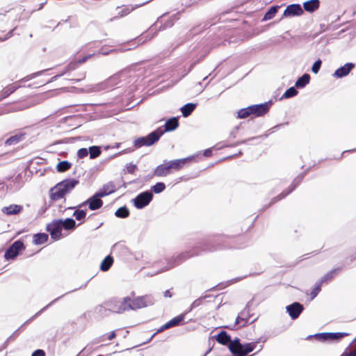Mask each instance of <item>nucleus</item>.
I'll use <instances>...</instances> for the list:
<instances>
[{"label":"nucleus","instance_id":"nucleus-61","mask_svg":"<svg viewBox=\"0 0 356 356\" xmlns=\"http://www.w3.org/2000/svg\"><path fill=\"white\" fill-rule=\"evenodd\" d=\"M170 328V326H169V324L167 322L166 323H165L164 325H163L158 330H157V333L159 332H161L167 329H169Z\"/></svg>","mask_w":356,"mask_h":356},{"label":"nucleus","instance_id":"nucleus-3","mask_svg":"<svg viewBox=\"0 0 356 356\" xmlns=\"http://www.w3.org/2000/svg\"><path fill=\"white\" fill-rule=\"evenodd\" d=\"M163 135V129L158 127L156 130L150 132L146 136H140L133 141L134 147L136 149L143 146L149 147L154 145Z\"/></svg>","mask_w":356,"mask_h":356},{"label":"nucleus","instance_id":"nucleus-51","mask_svg":"<svg viewBox=\"0 0 356 356\" xmlns=\"http://www.w3.org/2000/svg\"><path fill=\"white\" fill-rule=\"evenodd\" d=\"M322 65V60L320 58H318L313 64L312 67V72L316 74L318 73Z\"/></svg>","mask_w":356,"mask_h":356},{"label":"nucleus","instance_id":"nucleus-46","mask_svg":"<svg viewBox=\"0 0 356 356\" xmlns=\"http://www.w3.org/2000/svg\"><path fill=\"white\" fill-rule=\"evenodd\" d=\"M228 348L234 356H238L241 354L243 346L241 347H238L237 345L229 343Z\"/></svg>","mask_w":356,"mask_h":356},{"label":"nucleus","instance_id":"nucleus-48","mask_svg":"<svg viewBox=\"0 0 356 356\" xmlns=\"http://www.w3.org/2000/svg\"><path fill=\"white\" fill-rule=\"evenodd\" d=\"M251 114L252 113L250 110H249V106H248L238 111L237 118L240 119H245L250 116Z\"/></svg>","mask_w":356,"mask_h":356},{"label":"nucleus","instance_id":"nucleus-54","mask_svg":"<svg viewBox=\"0 0 356 356\" xmlns=\"http://www.w3.org/2000/svg\"><path fill=\"white\" fill-rule=\"evenodd\" d=\"M127 171L129 174L134 173L135 170L137 169V165L133 164L131 163H127L126 165Z\"/></svg>","mask_w":356,"mask_h":356},{"label":"nucleus","instance_id":"nucleus-29","mask_svg":"<svg viewBox=\"0 0 356 356\" xmlns=\"http://www.w3.org/2000/svg\"><path fill=\"white\" fill-rule=\"evenodd\" d=\"M113 258L111 255H107L101 262L100 270L103 272L108 271L113 264Z\"/></svg>","mask_w":356,"mask_h":356},{"label":"nucleus","instance_id":"nucleus-57","mask_svg":"<svg viewBox=\"0 0 356 356\" xmlns=\"http://www.w3.org/2000/svg\"><path fill=\"white\" fill-rule=\"evenodd\" d=\"M246 277H247V275H244L243 277H236V278L232 279L231 280H229L227 282V284L226 286H228V285H230V284H232L233 283L237 282H238V281L245 278Z\"/></svg>","mask_w":356,"mask_h":356},{"label":"nucleus","instance_id":"nucleus-6","mask_svg":"<svg viewBox=\"0 0 356 356\" xmlns=\"http://www.w3.org/2000/svg\"><path fill=\"white\" fill-rule=\"evenodd\" d=\"M305 175V173H302L297 176L293 181L291 186L289 187V189L287 191H282L280 194H279L277 196L273 197L271 199L269 204H266L264 206L261 212H263L264 210L270 207L272 204L277 202L278 201L284 199L285 197H286L288 195H289L291 192H293L301 183Z\"/></svg>","mask_w":356,"mask_h":356},{"label":"nucleus","instance_id":"nucleus-15","mask_svg":"<svg viewBox=\"0 0 356 356\" xmlns=\"http://www.w3.org/2000/svg\"><path fill=\"white\" fill-rule=\"evenodd\" d=\"M286 312L289 314L291 319L295 320L299 317L304 310L303 305L298 302H294L286 307Z\"/></svg>","mask_w":356,"mask_h":356},{"label":"nucleus","instance_id":"nucleus-44","mask_svg":"<svg viewBox=\"0 0 356 356\" xmlns=\"http://www.w3.org/2000/svg\"><path fill=\"white\" fill-rule=\"evenodd\" d=\"M322 284H323L321 283L319 280L316 282L315 286L310 293L311 300H314L318 296L319 292L321 291Z\"/></svg>","mask_w":356,"mask_h":356},{"label":"nucleus","instance_id":"nucleus-26","mask_svg":"<svg viewBox=\"0 0 356 356\" xmlns=\"http://www.w3.org/2000/svg\"><path fill=\"white\" fill-rule=\"evenodd\" d=\"M65 195L66 193H64L61 187H60L58 184L50 190V197L53 200L62 199Z\"/></svg>","mask_w":356,"mask_h":356},{"label":"nucleus","instance_id":"nucleus-60","mask_svg":"<svg viewBox=\"0 0 356 356\" xmlns=\"http://www.w3.org/2000/svg\"><path fill=\"white\" fill-rule=\"evenodd\" d=\"M16 27H15L14 29H13L12 30H10L6 35V36L1 39V41H5L6 40H8V38H11L13 35V31L15 30Z\"/></svg>","mask_w":356,"mask_h":356},{"label":"nucleus","instance_id":"nucleus-4","mask_svg":"<svg viewBox=\"0 0 356 356\" xmlns=\"http://www.w3.org/2000/svg\"><path fill=\"white\" fill-rule=\"evenodd\" d=\"M46 70H41V71L31 74L29 75H27L24 78L20 79L18 82H16L14 84L8 85L6 87H5L3 89H2L0 91V102L2 101L3 99H4L5 98L8 97L10 95L14 93L17 90H18L19 88H20L22 87V85H20L19 83V82H24V81H30V80L41 75Z\"/></svg>","mask_w":356,"mask_h":356},{"label":"nucleus","instance_id":"nucleus-58","mask_svg":"<svg viewBox=\"0 0 356 356\" xmlns=\"http://www.w3.org/2000/svg\"><path fill=\"white\" fill-rule=\"evenodd\" d=\"M94 54H88L84 57H83L82 58L79 59L77 60V63L78 64H81V63H85L87 60H88L89 58H90L92 56H93Z\"/></svg>","mask_w":356,"mask_h":356},{"label":"nucleus","instance_id":"nucleus-43","mask_svg":"<svg viewBox=\"0 0 356 356\" xmlns=\"http://www.w3.org/2000/svg\"><path fill=\"white\" fill-rule=\"evenodd\" d=\"M72 167V163L67 161H60L56 165V170L59 172H64Z\"/></svg>","mask_w":356,"mask_h":356},{"label":"nucleus","instance_id":"nucleus-50","mask_svg":"<svg viewBox=\"0 0 356 356\" xmlns=\"http://www.w3.org/2000/svg\"><path fill=\"white\" fill-rule=\"evenodd\" d=\"M78 63L77 61H72V62H70L64 69V70L63 71V72L64 73V74H65L66 73L69 72H71V71H73L74 70H76L78 67Z\"/></svg>","mask_w":356,"mask_h":356},{"label":"nucleus","instance_id":"nucleus-63","mask_svg":"<svg viewBox=\"0 0 356 356\" xmlns=\"http://www.w3.org/2000/svg\"><path fill=\"white\" fill-rule=\"evenodd\" d=\"M211 154H212V150L211 148L206 149L203 152V155L206 157H209V156H211Z\"/></svg>","mask_w":356,"mask_h":356},{"label":"nucleus","instance_id":"nucleus-31","mask_svg":"<svg viewBox=\"0 0 356 356\" xmlns=\"http://www.w3.org/2000/svg\"><path fill=\"white\" fill-rule=\"evenodd\" d=\"M310 81V75L309 74H304L301 76H300L296 81V87L297 88H305Z\"/></svg>","mask_w":356,"mask_h":356},{"label":"nucleus","instance_id":"nucleus-23","mask_svg":"<svg viewBox=\"0 0 356 356\" xmlns=\"http://www.w3.org/2000/svg\"><path fill=\"white\" fill-rule=\"evenodd\" d=\"M179 127V120L178 118L172 117L168 119L165 124H164V130H163V134L165 132L172 131L175 130Z\"/></svg>","mask_w":356,"mask_h":356},{"label":"nucleus","instance_id":"nucleus-36","mask_svg":"<svg viewBox=\"0 0 356 356\" xmlns=\"http://www.w3.org/2000/svg\"><path fill=\"white\" fill-rule=\"evenodd\" d=\"M186 314H187V312L181 314L178 316L174 317L169 321H168L170 327H175V326H178V325H181L182 323V322L184 321Z\"/></svg>","mask_w":356,"mask_h":356},{"label":"nucleus","instance_id":"nucleus-59","mask_svg":"<svg viewBox=\"0 0 356 356\" xmlns=\"http://www.w3.org/2000/svg\"><path fill=\"white\" fill-rule=\"evenodd\" d=\"M229 343L237 345L238 347H241L243 346V344L241 343L240 339L238 337H236L234 340L231 339Z\"/></svg>","mask_w":356,"mask_h":356},{"label":"nucleus","instance_id":"nucleus-2","mask_svg":"<svg viewBox=\"0 0 356 356\" xmlns=\"http://www.w3.org/2000/svg\"><path fill=\"white\" fill-rule=\"evenodd\" d=\"M198 255H199V252H193L192 249H191L190 250L181 252L180 254H177V255H173L171 257L166 258L165 259V261L167 263L166 266L165 267H163V268L157 270L154 274H157V273H162L164 271L169 270L180 265L186 259H188L191 257H193L198 256Z\"/></svg>","mask_w":356,"mask_h":356},{"label":"nucleus","instance_id":"nucleus-25","mask_svg":"<svg viewBox=\"0 0 356 356\" xmlns=\"http://www.w3.org/2000/svg\"><path fill=\"white\" fill-rule=\"evenodd\" d=\"M214 337L218 343L224 346H228L231 341V336L224 330L220 332Z\"/></svg>","mask_w":356,"mask_h":356},{"label":"nucleus","instance_id":"nucleus-12","mask_svg":"<svg viewBox=\"0 0 356 356\" xmlns=\"http://www.w3.org/2000/svg\"><path fill=\"white\" fill-rule=\"evenodd\" d=\"M87 284H88V282H86L85 284H81L79 288H76V289H74L72 291H70L68 292H67L65 294H63L62 296L55 298L54 300H53L51 302H50L49 304H47L46 306H44L42 309H41L40 311H38L35 315H33V316H31L29 319H28L26 321H25L19 327L22 329L25 325L31 323L35 318H36L37 316H38L39 315H40L43 312H44L47 308H49L50 306H51L53 304H54L56 302H57L58 300H60V298H62L63 297H64L65 295L68 294V293H72V292H74L79 289H83L85 288L86 286H87Z\"/></svg>","mask_w":356,"mask_h":356},{"label":"nucleus","instance_id":"nucleus-42","mask_svg":"<svg viewBox=\"0 0 356 356\" xmlns=\"http://www.w3.org/2000/svg\"><path fill=\"white\" fill-rule=\"evenodd\" d=\"M138 6H136L135 7L132 6H126L121 8V10L119 11L118 16L115 17V18H117L118 17H122L124 16L127 15L129 14L131 11H133L136 8H137ZM113 18L111 19V21H113Z\"/></svg>","mask_w":356,"mask_h":356},{"label":"nucleus","instance_id":"nucleus-21","mask_svg":"<svg viewBox=\"0 0 356 356\" xmlns=\"http://www.w3.org/2000/svg\"><path fill=\"white\" fill-rule=\"evenodd\" d=\"M320 6L319 0H308L303 3L302 9L306 12L312 13L318 9Z\"/></svg>","mask_w":356,"mask_h":356},{"label":"nucleus","instance_id":"nucleus-16","mask_svg":"<svg viewBox=\"0 0 356 356\" xmlns=\"http://www.w3.org/2000/svg\"><path fill=\"white\" fill-rule=\"evenodd\" d=\"M249 305L250 302L247 304L244 309L239 313L236 318L235 323L233 325L234 327L240 323H241V327H245L248 324L249 319L251 317L250 314Z\"/></svg>","mask_w":356,"mask_h":356},{"label":"nucleus","instance_id":"nucleus-37","mask_svg":"<svg viewBox=\"0 0 356 356\" xmlns=\"http://www.w3.org/2000/svg\"><path fill=\"white\" fill-rule=\"evenodd\" d=\"M268 136V134H264V135H261V136H256V137H252V138H250L247 140H238L233 144H225L223 145V147H236V146H238L239 145H241V144H245L247 143V141H249V140H254V139H258V138H266Z\"/></svg>","mask_w":356,"mask_h":356},{"label":"nucleus","instance_id":"nucleus-62","mask_svg":"<svg viewBox=\"0 0 356 356\" xmlns=\"http://www.w3.org/2000/svg\"><path fill=\"white\" fill-rule=\"evenodd\" d=\"M64 75V73L63 72H61L60 74H57L54 76H53L49 81L48 83H51V82H54L55 81H56L58 78L61 77L62 76Z\"/></svg>","mask_w":356,"mask_h":356},{"label":"nucleus","instance_id":"nucleus-27","mask_svg":"<svg viewBox=\"0 0 356 356\" xmlns=\"http://www.w3.org/2000/svg\"><path fill=\"white\" fill-rule=\"evenodd\" d=\"M22 209V207L18 204H10L8 207H4L1 209V211L8 215H15L19 213Z\"/></svg>","mask_w":356,"mask_h":356},{"label":"nucleus","instance_id":"nucleus-32","mask_svg":"<svg viewBox=\"0 0 356 356\" xmlns=\"http://www.w3.org/2000/svg\"><path fill=\"white\" fill-rule=\"evenodd\" d=\"M257 343H259V341L243 344L241 354H240L238 356H247L248 353L252 352L255 349Z\"/></svg>","mask_w":356,"mask_h":356},{"label":"nucleus","instance_id":"nucleus-34","mask_svg":"<svg viewBox=\"0 0 356 356\" xmlns=\"http://www.w3.org/2000/svg\"><path fill=\"white\" fill-rule=\"evenodd\" d=\"M341 268L338 267L327 272L321 280H319L320 282L322 284L328 283L334 278L337 272L341 270Z\"/></svg>","mask_w":356,"mask_h":356},{"label":"nucleus","instance_id":"nucleus-18","mask_svg":"<svg viewBox=\"0 0 356 356\" xmlns=\"http://www.w3.org/2000/svg\"><path fill=\"white\" fill-rule=\"evenodd\" d=\"M195 158V156H190L186 158L172 160L168 162L170 170H173L175 171H178L181 169L184 165L188 162L193 160Z\"/></svg>","mask_w":356,"mask_h":356},{"label":"nucleus","instance_id":"nucleus-14","mask_svg":"<svg viewBox=\"0 0 356 356\" xmlns=\"http://www.w3.org/2000/svg\"><path fill=\"white\" fill-rule=\"evenodd\" d=\"M272 104V101H268L262 104L251 105L249 106V110L252 114L257 117L263 116L268 112Z\"/></svg>","mask_w":356,"mask_h":356},{"label":"nucleus","instance_id":"nucleus-17","mask_svg":"<svg viewBox=\"0 0 356 356\" xmlns=\"http://www.w3.org/2000/svg\"><path fill=\"white\" fill-rule=\"evenodd\" d=\"M303 13V9L300 4L293 3L286 6L284 11L283 16L285 17H291L294 16H300Z\"/></svg>","mask_w":356,"mask_h":356},{"label":"nucleus","instance_id":"nucleus-52","mask_svg":"<svg viewBox=\"0 0 356 356\" xmlns=\"http://www.w3.org/2000/svg\"><path fill=\"white\" fill-rule=\"evenodd\" d=\"M88 154H89L88 149L83 147L78 150L77 157L79 159H83V158L87 156Z\"/></svg>","mask_w":356,"mask_h":356},{"label":"nucleus","instance_id":"nucleus-56","mask_svg":"<svg viewBox=\"0 0 356 356\" xmlns=\"http://www.w3.org/2000/svg\"><path fill=\"white\" fill-rule=\"evenodd\" d=\"M31 356H45V352L42 349H37L33 352Z\"/></svg>","mask_w":356,"mask_h":356},{"label":"nucleus","instance_id":"nucleus-45","mask_svg":"<svg viewBox=\"0 0 356 356\" xmlns=\"http://www.w3.org/2000/svg\"><path fill=\"white\" fill-rule=\"evenodd\" d=\"M86 209H81V208H78V209L75 210L73 216L77 220H81L86 218Z\"/></svg>","mask_w":356,"mask_h":356},{"label":"nucleus","instance_id":"nucleus-7","mask_svg":"<svg viewBox=\"0 0 356 356\" xmlns=\"http://www.w3.org/2000/svg\"><path fill=\"white\" fill-rule=\"evenodd\" d=\"M154 303V300L151 296L137 297L133 300L129 298V304L130 307H129V311L141 309L149 305H152Z\"/></svg>","mask_w":356,"mask_h":356},{"label":"nucleus","instance_id":"nucleus-13","mask_svg":"<svg viewBox=\"0 0 356 356\" xmlns=\"http://www.w3.org/2000/svg\"><path fill=\"white\" fill-rule=\"evenodd\" d=\"M46 229L54 240L57 241L60 238L63 229L60 224V221L57 219H54L50 223H48L47 225Z\"/></svg>","mask_w":356,"mask_h":356},{"label":"nucleus","instance_id":"nucleus-5","mask_svg":"<svg viewBox=\"0 0 356 356\" xmlns=\"http://www.w3.org/2000/svg\"><path fill=\"white\" fill-rule=\"evenodd\" d=\"M129 297H125L122 300L113 298L105 302L106 307L112 312L122 314L129 311L130 305L129 304Z\"/></svg>","mask_w":356,"mask_h":356},{"label":"nucleus","instance_id":"nucleus-9","mask_svg":"<svg viewBox=\"0 0 356 356\" xmlns=\"http://www.w3.org/2000/svg\"><path fill=\"white\" fill-rule=\"evenodd\" d=\"M153 199V193L150 191H145L139 193L132 200L134 207L138 209H142L147 206Z\"/></svg>","mask_w":356,"mask_h":356},{"label":"nucleus","instance_id":"nucleus-10","mask_svg":"<svg viewBox=\"0 0 356 356\" xmlns=\"http://www.w3.org/2000/svg\"><path fill=\"white\" fill-rule=\"evenodd\" d=\"M25 245L21 240L15 241L6 251L4 258L6 260H13L15 259L19 252L25 250Z\"/></svg>","mask_w":356,"mask_h":356},{"label":"nucleus","instance_id":"nucleus-49","mask_svg":"<svg viewBox=\"0 0 356 356\" xmlns=\"http://www.w3.org/2000/svg\"><path fill=\"white\" fill-rule=\"evenodd\" d=\"M206 298H207V296H203V297H200V298L196 299L195 300H194L192 302V304L191 305V307H190L189 309L186 312L187 313L190 312L193 309H195V308L199 307L200 305H201L202 303L203 300L205 299Z\"/></svg>","mask_w":356,"mask_h":356},{"label":"nucleus","instance_id":"nucleus-8","mask_svg":"<svg viewBox=\"0 0 356 356\" xmlns=\"http://www.w3.org/2000/svg\"><path fill=\"white\" fill-rule=\"evenodd\" d=\"M348 335L347 332H321L315 334V339L321 342L339 341L342 338Z\"/></svg>","mask_w":356,"mask_h":356},{"label":"nucleus","instance_id":"nucleus-19","mask_svg":"<svg viewBox=\"0 0 356 356\" xmlns=\"http://www.w3.org/2000/svg\"><path fill=\"white\" fill-rule=\"evenodd\" d=\"M355 66V65L353 63H346L344 65L335 70L333 76L336 78L345 77L350 72Z\"/></svg>","mask_w":356,"mask_h":356},{"label":"nucleus","instance_id":"nucleus-41","mask_svg":"<svg viewBox=\"0 0 356 356\" xmlns=\"http://www.w3.org/2000/svg\"><path fill=\"white\" fill-rule=\"evenodd\" d=\"M24 134H15L13 136H10L8 138L5 144L6 145H13L18 143L22 140V138H24Z\"/></svg>","mask_w":356,"mask_h":356},{"label":"nucleus","instance_id":"nucleus-35","mask_svg":"<svg viewBox=\"0 0 356 356\" xmlns=\"http://www.w3.org/2000/svg\"><path fill=\"white\" fill-rule=\"evenodd\" d=\"M49 236L46 233H37L33 235V243L35 245H41L47 241Z\"/></svg>","mask_w":356,"mask_h":356},{"label":"nucleus","instance_id":"nucleus-11","mask_svg":"<svg viewBox=\"0 0 356 356\" xmlns=\"http://www.w3.org/2000/svg\"><path fill=\"white\" fill-rule=\"evenodd\" d=\"M102 197L96 192L92 196L89 197L87 200L77 206L78 208L88 205V208L91 211H95L100 209L103 206Z\"/></svg>","mask_w":356,"mask_h":356},{"label":"nucleus","instance_id":"nucleus-1","mask_svg":"<svg viewBox=\"0 0 356 356\" xmlns=\"http://www.w3.org/2000/svg\"><path fill=\"white\" fill-rule=\"evenodd\" d=\"M227 247L223 237L218 236L214 238L207 239L198 243L192 248V251L197 252L200 254L202 252H212Z\"/></svg>","mask_w":356,"mask_h":356},{"label":"nucleus","instance_id":"nucleus-20","mask_svg":"<svg viewBox=\"0 0 356 356\" xmlns=\"http://www.w3.org/2000/svg\"><path fill=\"white\" fill-rule=\"evenodd\" d=\"M79 184V181L76 179H66L59 182L58 185L61 187L64 193L66 194L72 191Z\"/></svg>","mask_w":356,"mask_h":356},{"label":"nucleus","instance_id":"nucleus-53","mask_svg":"<svg viewBox=\"0 0 356 356\" xmlns=\"http://www.w3.org/2000/svg\"><path fill=\"white\" fill-rule=\"evenodd\" d=\"M20 327L17 329L6 341V344H7L9 341L15 340L19 334Z\"/></svg>","mask_w":356,"mask_h":356},{"label":"nucleus","instance_id":"nucleus-55","mask_svg":"<svg viewBox=\"0 0 356 356\" xmlns=\"http://www.w3.org/2000/svg\"><path fill=\"white\" fill-rule=\"evenodd\" d=\"M240 128V125L236 126L230 132H229V138H235L237 136V134L238 129Z\"/></svg>","mask_w":356,"mask_h":356},{"label":"nucleus","instance_id":"nucleus-40","mask_svg":"<svg viewBox=\"0 0 356 356\" xmlns=\"http://www.w3.org/2000/svg\"><path fill=\"white\" fill-rule=\"evenodd\" d=\"M129 210L126 206L118 208L115 212V216L119 218H125L129 216Z\"/></svg>","mask_w":356,"mask_h":356},{"label":"nucleus","instance_id":"nucleus-22","mask_svg":"<svg viewBox=\"0 0 356 356\" xmlns=\"http://www.w3.org/2000/svg\"><path fill=\"white\" fill-rule=\"evenodd\" d=\"M116 188L113 182L110 181L103 185L102 188L97 193L102 197H106L110 194L115 193Z\"/></svg>","mask_w":356,"mask_h":356},{"label":"nucleus","instance_id":"nucleus-24","mask_svg":"<svg viewBox=\"0 0 356 356\" xmlns=\"http://www.w3.org/2000/svg\"><path fill=\"white\" fill-rule=\"evenodd\" d=\"M171 170L168 163L160 164L154 170V175L156 177H165L170 173Z\"/></svg>","mask_w":356,"mask_h":356},{"label":"nucleus","instance_id":"nucleus-47","mask_svg":"<svg viewBox=\"0 0 356 356\" xmlns=\"http://www.w3.org/2000/svg\"><path fill=\"white\" fill-rule=\"evenodd\" d=\"M165 189V184L163 182H157L152 186V192L159 194Z\"/></svg>","mask_w":356,"mask_h":356},{"label":"nucleus","instance_id":"nucleus-33","mask_svg":"<svg viewBox=\"0 0 356 356\" xmlns=\"http://www.w3.org/2000/svg\"><path fill=\"white\" fill-rule=\"evenodd\" d=\"M197 104L193 103H187L181 108V112L183 117H188L195 109Z\"/></svg>","mask_w":356,"mask_h":356},{"label":"nucleus","instance_id":"nucleus-64","mask_svg":"<svg viewBox=\"0 0 356 356\" xmlns=\"http://www.w3.org/2000/svg\"><path fill=\"white\" fill-rule=\"evenodd\" d=\"M116 337V334H115V331H112L108 336V340H113V339H115Z\"/></svg>","mask_w":356,"mask_h":356},{"label":"nucleus","instance_id":"nucleus-39","mask_svg":"<svg viewBox=\"0 0 356 356\" xmlns=\"http://www.w3.org/2000/svg\"><path fill=\"white\" fill-rule=\"evenodd\" d=\"M298 92L297 88L295 86L290 87L288 88L284 93L282 95L280 99H289L293 97L298 95Z\"/></svg>","mask_w":356,"mask_h":356},{"label":"nucleus","instance_id":"nucleus-30","mask_svg":"<svg viewBox=\"0 0 356 356\" xmlns=\"http://www.w3.org/2000/svg\"><path fill=\"white\" fill-rule=\"evenodd\" d=\"M280 7H281L280 6H277V5L271 6L264 14L261 21L266 22V21L273 19L275 17V14L277 13L278 10L280 9Z\"/></svg>","mask_w":356,"mask_h":356},{"label":"nucleus","instance_id":"nucleus-38","mask_svg":"<svg viewBox=\"0 0 356 356\" xmlns=\"http://www.w3.org/2000/svg\"><path fill=\"white\" fill-rule=\"evenodd\" d=\"M88 152L90 159H96L101 155V147L97 145L90 146L88 148Z\"/></svg>","mask_w":356,"mask_h":356},{"label":"nucleus","instance_id":"nucleus-28","mask_svg":"<svg viewBox=\"0 0 356 356\" xmlns=\"http://www.w3.org/2000/svg\"><path fill=\"white\" fill-rule=\"evenodd\" d=\"M60 221V224L61 225L62 229L65 230L74 229L76 226V221L72 218H67L65 220L63 219H57Z\"/></svg>","mask_w":356,"mask_h":356}]
</instances>
